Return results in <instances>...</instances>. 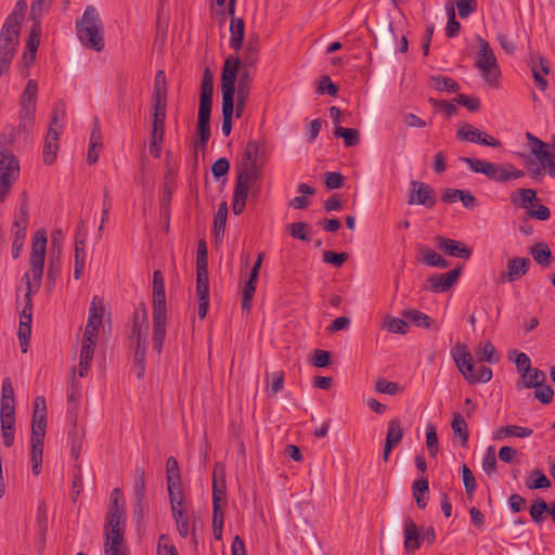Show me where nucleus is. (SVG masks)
I'll return each instance as SVG.
<instances>
[{
	"mask_svg": "<svg viewBox=\"0 0 555 555\" xmlns=\"http://www.w3.org/2000/svg\"><path fill=\"white\" fill-rule=\"evenodd\" d=\"M47 250V234L44 230H38L34 236L30 253V274L27 272L23 276L26 284L25 306L20 317L18 339L22 352L26 353L29 347L31 335V295L37 293L41 286V280L44 268Z\"/></svg>",
	"mask_w": 555,
	"mask_h": 555,
	"instance_id": "nucleus-1",
	"label": "nucleus"
},
{
	"mask_svg": "<svg viewBox=\"0 0 555 555\" xmlns=\"http://www.w3.org/2000/svg\"><path fill=\"white\" fill-rule=\"evenodd\" d=\"M238 56L229 55L221 70V94H222V127L224 135H230L232 130V117L234 114L235 81L238 75Z\"/></svg>",
	"mask_w": 555,
	"mask_h": 555,
	"instance_id": "nucleus-2",
	"label": "nucleus"
},
{
	"mask_svg": "<svg viewBox=\"0 0 555 555\" xmlns=\"http://www.w3.org/2000/svg\"><path fill=\"white\" fill-rule=\"evenodd\" d=\"M76 33L80 42L96 52L104 49V30L99 11L87 5L80 20L76 22Z\"/></svg>",
	"mask_w": 555,
	"mask_h": 555,
	"instance_id": "nucleus-3",
	"label": "nucleus"
},
{
	"mask_svg": "<svg viewBox=\"0 0 555 555\" xmlns=\"http://www.w3.org/2000/svg\"><path fill=\"white\" fill-rule=\"evenodd\" d=\"M214 76L209 68H206L201 85L197 131L199 141L196 149H205L210 138V115L212 107Z\"/></svg>",
	"mask_w": 555,
	"mask_h": 555,
	"instance_id": "nucleus-4",
	"label": "nucleus"
},
{
	"mask_svg": "<svg viewBox=\"0 0 555 555\" xmlns=\"http://www.w3.org/2000/svg\"><path fill=\"white\" fill-rule=\"evenodd\" d=\"M460 160L467 164L472 171L483 173L488 179L496 182L517 180L525 176L522 170L515 168L512 164L500 165L472 157H462Z\"/></svg>",
	"mask_w": 555,
	"mask_h": 555,
	"instance_id": "nucleus-5",
	"label": "nucleus"
},
{
	"mask_svg": "<svg viewBox=\"0 0 555 555\" xmlns=\"http://www.w3.org/2000/svg\"><path fill=\"white\" fill-rule=\"evenodd\" d=\"M526 139L532 155H534L550 177L555 178V134L551 137V141L547 143L531 132H526Z\"/></svg>",
	"mask_w": 555,
	"mask_h": 555,
	"instance_id": "nucleus-6",
	"label": "nucleus"
},
{
	"mask_svg": "<svg viewBox=\"0 0 555 555\" xmlns=\"http://www.w3.org/2000/svg\"><path fill=\"white\" fill-rule=\"evenodd\" d=\"M20 176V164L16 156L3 149L0 151V202H4L10 189Z\"/></svg>",
	"mask_w": 555,
	"mask_h": 555,
	"instance_id": "nucleus-7",
	"label": "nucleus"
},
{
	"mask_svg": "<svg viewBox=\"0 0 555 555\" xmlns=\"http://www.w3.org/2000/svg\"><path fill=\"white\" fill-rule=\"evenodd\" d=\"M38 85L35 80L27 81L21 99L18 130L28 132L34 125Z\"/></svg>",
	"mask_w": 555,
	"mask_h": 555,
	"instance_id": "nucleus-8",
	"label": "nucleus"
},
{
	"mask_svg": "<svg viewBox=\"0 0 555 555\" xmlns=\"http://www.w3.org/2000/svg\"><path fill=\"white\" fill-rule=\"evenodd\" d=\"M478 41L479 51L477 53L476 66L480 70L482 77L488 82L492 83L498 79L500 74L496 57L487 40L479 38Z\"/></svg>",
	"mask_w": 555,
	"mask_h": 555,
	"instance_id": "nucleus-9",
	"label": "nucleus"
},
{
	"mask_svg": "<svg viewBox=\"0 0 555 555\" xmlns=\"http://www.w3.org/2000/svg\"><path fill=\"white\" fill-rule=\"evenodd\" d=\"M126 528V518H108L105 521V555H116L117 551L122 550L124 534Z\"/></svg>",
	"mask_w": 555,
	"mask_h": 555,
	"instance_id": "nucleus-10",
	"label": "nucleus"
},
{
	"mask_svg": "<svg viewBox=\"0 0 555 555\" xmlns=\"http://www.w3.org/2000/svg\"><path fill=\"white\" fill-rule=\"evenodd\" d=\"M149 334V318L145 304H140L133 311L131 318V333L129 335V348L133 343H145Z\"/></svg>",
	"mask_w": 555,
	"mask_h": 555,
	"instance_id": "nucleus-11",
	"label": "nucleus"
},
{
	"mask_svg": "<svg viewBox=\"0 0 555 555\" xmlns=\"http://www.w3.org/2000/svg\"><path fill=\"white\" fill-rule=\"evenodd\" d=\"M451 357L463 377L469 384H473V378L476 376L475 373L477 372V369L473 363L472 353L467 346L463 343H456L451 349Z\"/></svg>",
	"mask_w": 555,
	"mask_h": 555,
	"instance_id": "nucleus-12",
	"label": "nucleus"
},
{
	"mask_svg": "<svg viewBox=\"0 0 555 555\" xmlns=\"http://www.w3.org/2000/svg\"><path fill=\"white\" fill-rule=\"evenodd\" d=\"M408 204L423 205L426 208H433L436 204V196L434 189L421 181H411V190L408 198Z\"/></svg>",
	"mask_w": 555,
	"mask_h": 555,
	"instance_id": "nucleus-13",
	"label": "nucleus"
},
{
	"mask_svg": "<svg viewBox=\"0 0 555 555\" xmlns=\"http://www.w3.org/2000/svg\"><path fill=\"white\" fill-rule=\"evenodd\" d=\"M456 138L460 141H468L486 146L498 147L500 146V141L492 138L491 135L485 133L483 131L472 127L468 124H464L457 131Z\"/></svg>",
	"mask_w": 555,
	"mask_h": 555,
	"instance_id": "nucleus-14",
	"label": "nucleus"
},
{
	"mask_svg": "<svg viewBox=\"0 0 555 555\" xmlns=\"http://www.w3.org/2000/svg\"><path fill=\"white\" fill-rule=\"evenodd\" d=\"M437 247L448 256L461 259H469L473 250L463 242L437 235L435 237Z\"/></svg>",
	"mask_w": 555,
	"mask_h": 555,
	"instance_id": "nucleus-15",
	"label": "nucleus"
},
{
	"mask_svg": "<svg viewBox=\"0 0 555 555\" xmlns=\"http://www.w3.org/2000/svg\"><path fill=\"white\" fill-rule=\"evenodd\" d=\"M462 272V267H457L455 269L450 270L447 273L442 274H433L427 280V289L433 293H444L449 291L456 280L459 279Z\"/></svg>",
	"mask_w": 555,
	"mask_h": 555,
	"instance_id": "nucleus-16",
	"label": "nucleus"
},
{
	"mask_svg": "<svg viewBox=\"0 0 555 555\" xmlns=\"http://www.w3.org/2000/svg\"><path fill=\"white\" fill-rule=\"evenodd\" d=\"M166 308L153 309V349L160 353L166 337Z\"/></svg>",
	"mask_w": 555,
	"mask_h": 555,
	"instance_id": "nucleus-17",
	"label": "nucleus"
},
{
	"mask_svg": "<svg viewBox=\"0 0 555 555\" xmlns=\"http://www.w3.org/2000/svg\"><path fill=\"white\" fill-rule=\"evenodd\" d=\"M531 264L529 258L513 257L507 261L506 271L501 273V280L504 282H514L524 276Z\"/></svg>",
	"mask_w": 555,
	"mask_h": 555,
	"instance_id": "nucleus-18",
	"label": "nucleus"
},
{
	"mask_svg": "<svg viewBox=\"0 0 555 555\" xmlns=\"http://www.w3.org/2000/svg\"><path fill=\"white\" fill-rule=\"evenodd\" d=\"M403 438V427L398 420H392L388 424L386 441L383 449L382 459L387 462L390 452L399 444Z\"/></svg>",
	"mask_w": 555,
	"mask_h": 555,
	"instance_id": "nucleus-19",
	"label": "nucleus"
},
{
	"mask_svg": "<svg viewBox=\"0 0 555 555\" xmlns=\"http://www.w3.org/2000/svg\"><path fill=\"white\" fill-rule=\"evenodd\" d=\"M237 182H242L248 188H253L257 184L258 180L262 175V165L259 164H247V162H243V164L237 169Z\"/></svg>",
	"mask_w": 555,
	"mask_h": 555,
	"instance_id": "nucleus-20",
	"label": "nucleus"
},
{
	"mask_svg": "<svg viewBox=\"0 0 555 555\" xmlns=\"http://www.w3.org/2000/svg\"><path fill=\"white\" fill-rule=\"evenodd\" d=\"M403 537L406 552H414L420 548L422 533H420L418 527L410 517L404 519Z\"/></svg>",
	"mask_w": 555,
	"mask_h": 555,
	"instance_id": "nucleus-21",
	"label": "nucleus"
},
{
	"mask_svg": "<svg viewBox=\"0 0 555 555\" xmlns=\"http://www.w3.org/2000/svg\"><path fill=\"white\" fill-rule=\"evenodd\" d=\"M267 155V143L264 141L249 140L243 153V162L258 164L264 162Z\"/></svg>",
	"mask_w": 555,
	"mask_h": 555,
	"instance_id": "nucleus-22",
	"label": "nucleus"
},
{
	"mask_svg": "<svg viewBox=\"0 0 555 555\" xmlns=\"http://www.w3.org/2000/svg\"><path fill=\"white\" fill-rule=\"evenodd\" d=\"M0 416H14V389L9 377L2 380Z\"/></svg>",
	"mask_w": 555,
	"mask_h": 555,
	"instance_id": "nucleus-23",
	"label": "nucleus"
},
{
	"mask_svg": "<svg viewBox=\"0 0 555 555\" xmlns=\"http://www.w3.org/2000/svg\"><path fill=\"white\" fill-rule=\"evenodd\" d=\"M149 341L145 343H133V365L132 371L138 379H142L145 374V360Z\"/></svg>",
	"mask_w": 555,
	"mask_h": 555,
	"instance_id": "nucleus-24",
	"label": "nucleus"
},
{
	"mask_svg": "<svg viewBox=\"0 0 555 555\" xmlns=\"http://www.w3.org/2000/svg\"><path fill=\"white\" fill-rule=\"evenodd\" d=\"M28 225V208L26 204L20 207V214L15 217L12 225V240L24 242Z\"/></svg>",
	"mask_w": 555,
	"mask_h": 555,
	"instance_id": "nucleus-25",
	"label": "nucleus"
},
{
	"mask_svg": "<svg viewBox=\"0 0 555 555\" xmlns=\"http://www.w3.org/2000/svg\"><path fill=\"white\" fill-rule=\"evenodd\" d=\"M230 40L229 46L231 49L238 51L244 41L245 23L241 17H232L230 22Z\"/></svg>",
	"mask_w": 555,
	"mask_h": 555,
	"instance_id": "nucleus-26",
	"label": "nucleus"
},
{
	"mask_svg": "<svg viewBox=\"0 0 555 555\" xmlns=\"http://www.w3.org/2000/svg\"><path fill=\"white\" fill-rule=\"evenodd\" d=\"M60 134L59 132L52 130L47 133L46 140H44V146H43V162L47 165H52L55 159L59 152V141H60Z\"/></svg>",
	"mask_w": 555,
	"mask_h": 555,
	"instance_id": "nucleus-27",
	"label": "nucleus"
},
{
	"mask_svg": "<svg viewBox=\"0 0 555 555\" xmlns=\"http://www.w3.org/2000/svg\"><path fill=\"white\" fill-rule=\"evenodd\" d=\"M258 46H259V43H258L257 37L248 39L245 50H244V53H243V57L242 59L238 57V61H240L238 69L246 68L247 70H249V68L254 67L257 64Z\"/></svg>",
	"mask_w": 555,
	"mask_h": 555,
	"instance_id": "nucleus-28",
	"label": "nucleus"
},
{
	"mask_svg": "<svg viewBox=\"0 0 555 555\" xmlns=\"http://www.w3.org/2000/svg\"><path fill=\"white\" fill-rule=\"evenodd\" d=\"M166 308L165 283L159 270L153 273V309Z\"/></svg>",
	"mask_w": 555,
	"mask_h": 555,
	"instance_id": "nucleus-29",
	"label": "nucleus"
},
{
	"mask_svg": "<svg viewBox=\"0 0 555 555\" xmlns=\"http://www.w3.org/2000/svg\"><path fill=\"white\" fill-rule=\"evenodd\" d=\"M196 293L198 297V317L205 319L209 308V279L196 280Z\"/></svg>",
	"mask_w": 555,
	"mask_h": 555,
	"instance_id": "nucleus-30",
	"label": "nucleus"
},
{
	"mask_svg": "<svg viewBox=\"0 0 555 555\" xmlns=\"http://www.w3.org/2000/svg\"><path fill=\"white\" fill-rule=\"evenodd\" d=\"M475 357L478 362H488L490 364H495L500 361V356L494 345L489 340L481 341L477 346L475 349Z\"/></svg>",
	"mask_w": 555,
	"mask_h": 555,
	"instance_id": "nucleus-31",
	"label": "nucleus"
},
{
	"mask_svg": "<svg viewBox=\"0 0 555 555\" xmlns=\"http://www.w3.org/2000/svg\"><path fill=\"white\" fill-rule=\"evenodd\" d=\"M111 503L108 506L107 515L108 518H126L125 512V500L120 489L115 488L111 492Z\"/></svg>",
	"mask_w": 555,
	"mask_h": 555,
	"instance_id": "nucleus-32",
	"label": "nucleus"
},
{
	"mask_svg": "<svg viewBox=\"0 0 555 555\" xmlns=\"http://www.w3.org/2000/svg\"><path fill=\"white\" fill-rule=\"evenodd\" d=\"M532 76L534 78L535 86L541 90L545 91L548 83L543 75L550 73L548 62L544 56H539L538 63H533L531 66Z\"/></svg>",
	"mask_w": 555,
	"mask_h": 555,
	"instance_id": "nucleus-33",
	"label": "nucleus"
},
{
	"mask_svg": "<svg viewBox=\"0 0 555 555\" xmlns=\"http://www.w3.org/2000/svg\"><path fill=\"white\" fill-rule=\"evenodd\" d=\"M208 256L207 245L204 240H199L197 244L196 256V280L208 279Z\"/></svg>",
	"mask_w": 555,
	"mask_h": 555,
	"instance_id": "nucleus-34",
	"label": "nucleus"
},
{
	"mask_svg": "<svg viewBox=\"0 0 555 555\" xmlns=\"http://www.w3.org/2000/svg\"><path fill=\"white\" fill-rule=\"evenodd\" d=\"M533 430L528 427H521L517 425H507L500 427L495 433H493L494 440H501L505 437H519L526 438L531 436Z\"/></svg>",
	"mask_w": 555,
	"mask_h": 555,
	"instance_id": "nucleus-35",
	"label": "nucleus"
},
{
	"mask_svg": "<svg viewBox=\"0 0 555 555\" xmlns=\"http://www.w3.org/2000/svg\"><path fill=\"white\" fill-rule=\"evenodd\" d=\"M530 255L533 260L542 267H550L553 261L551 249L542 242L535 243L530 247Z\"/></svg>",
	"mask_w": 555,
	"mask_h": 555,
	"instance_id": "nucleus-36",
	"label": "nucleus"
},
{
	"mask_svg": "<svg viewBox=\"0 0 555 555\" xmlns=\"http://www.w3.org/2000/svg\"><path fill=\"white\" fill-rule=\"evenodd\" d=\"M104 315L103 301L99 296H93L88 313L87 324H91L96 327H101Z\"/></svg>",
	"mask_w": 555,
	"mask_h": 555,
	"instance_id": "nucleus-37",
	"label": "nucleus"
},
{
	"mask_svg": "<svg viewBox=\"0 0 555 555\" xmlns=\"http://www.w3.org/2000/svg\"><path fill=\"white\" fill-rule=\"evenodd\" d=\"M85 262H86V240L82 238H76L75 242V270H74V278L76 280H79L83 269H85Z\"/></svg>",
	"mask_w": 555,
	"mask_h": 555,
	"instance_id": "nucleus-38",
	"label": "nucleus"
},
{
	"mask_svg": "<svg viewBox=\"0 0 555 555\" xmlns=\"http://www.w3.org/2000/svg\"><path fill=\"white\" fill-rule=\"evenodd\" d=\"M412 490L417 507L421 509L425 508L429 494L428 480L426 478H422L414 481Z\"/></svg>",
	"mask_w": 555,
	"mask_h": 555,
	"instance_id": "nucleus-39",
	"label": "nucleus"
},
{
	"mask_svg": "<svg viewBox=\"0 0 555 555\" xmlns=\"http://www.w3.org/2000/svg\"><path fill=\"white\" fill-rule=\"evenodd\" d=\"M228 217V206L223 202L219 205L218 210L214 217L212 235L216 240L222 238L224 234L225 223Z\"/></svg>",
	"mask_w": 555,
	"mask_h": 555,
	"instance_id": "nucleus-40",
	"label": "nucleus"
},
{
	"mask_svg": "<svg viewBox=\"0 0 555 555\" xmlns=\"http://www.w3.org/2000/svg\"><path fill=\"white\" fill-rule=\"evenodd\" d=\"M41 24L38 20H34L27 42L26 49L29 51V61L34 62L36 53L40 43Z\"/></svg>",
	"mask_w": 555,
	"mask_h": 555,
	"instance_id": "nucleus-41",
	"label": "nucleus"
},
{
	"mask_svg": "<svg viewBox=\"0 0 555 555\" xmlns=\"http://www.w3.org/2000/svg\"><path fill=\"white\" fill-rule=\"evenodd\" d=\"M548 503L543 499L537 498L529 507V514L533 522L541 525L548 514Z\"/></svg>",
	"mask_w": 555,
	"mask_h": 555,
	"instance_id": "nucleus-42",
	"label": "nucleus"
},
{
	"mask_svg": "<svg viewBox=\"0 0 555 555\" xmlns=\"http://www.w3.org/2000/svg\"><path fill=\"white\" fill-rule=\"evenodd\" d=\"M333 134L336 138H343L347 147L357 146L360 143V133L354 128H344L341 126H336Z\"/></svg>",
	"mask_w": 555,
	"mask_h": 555,
	"instance_id": "nucleus-43",
	"label": "nucleus"
},
{
	"mask_svg": "<svg viewBox=\"0 0 555 555\" xmlns=\"http://www.w3.org/2000/svg\"><path fill=\"white\" fill-rule=\"evenodd\" d=\"M401 315L414 325L423 328H429L433 323V319L429 315L417 309L404 310Z\"/></svg>",
	"mask_w": 555,
	"mask_h": 555,
	"instance_id": "nucleus-44",
	"label": "nucleus"
},
{
	"mask_svg": "<svg viewBox=\"0 0 555 555\" xmlns=\"http://www.w3.org/2000/svg\"><path fill=\"white\" fill-rule=\"evenodd\" d=\"M420 253L422 255L423 262L429 267L441 269L449 267V261L430 248L423 247L420 249Z\"/></svg>",
	"mask_w": 555,
	"mask_h": 555,
	"instance_id": "nucleus-45",
	"label": "nucleus"
},
{
	"mask_svg": "<svg viewBox=\"0 0 555 555\" xmlns=\"http://www.w3.org/2000/svg\"><path fill=\"white\" fill-rule=\"evenodd\" d=\"M95 346L89 344H81L80 361H79V375L85 377L88 375L91 361L93 359Z\"/></svg>",
	"mask_w": 555,
	"mask_h": 555,
	"instance_id": "nucleus-46",
	"label": "nucleus"
},
{
	"mask_svg": "<svg viewBox=\"0 0 555 555\" xmlns=\"http://www.w3.org/2000/svg\"><path fill=\"white\" fill-rule=\"evenodd\" d=\"M286 231L292 237L296 240H300L307 243L311 241L310 229L306 222L299 221L287 224Z\"/></svg>",
	"mask_w": 555,
	"mask_h": 555,
	"instance_id": "nucleus-47",
	"label": "nucleus"
},
{
	"mask_svg": "<svg viewBox=\"0 0 555 555\" xmlns=\"http://www.w3.org/2000/svg\"><path fill=\"white\" fill-rule=\"evenodd\" d=\"M47 418H33L30 444H43Z\"/></svg>",
	"mask_w": 555,
	"mask_h": 555,
	"instance_id": "nucleus-48",
	"label": "nucleus"
},
{
	"mask_svg": "<svg viewBox=\"0 0 555 555\" xmlns=\"http://www.w3.org/2000/svg\"><path fill=\"white\" fill-rule=\"evenodd\" d=\"M47 418H33L30 444H43Z\"/></svg>",
	"mask_w": 555,
	"mask_h": 555,
	"instance_id": "nucleus-49",
	"label": "nucleus"
},
{
	"mask_svg": "<svg viewBox=\"0 0 555 555\" xmlns=\"http://www.w3.org/2000/svg\"><path fill=\"white\" fill-rule=\"evenodd\" d=\"M36 526L41 540L44 541V537L48 531V508L43 501L38 504Z\"/></svg>",
	"mask_w": 555,
	"mask_h": 555,
	"instance_id": "nucleus-50",
	"label": "nucleus"
},
{
	"mask_svg": "<svg viewBox=\"0 0 555 555\" xmlns=\"http://www.w3.org/2000/svg\"><path fill=\"white\" fill-rule=\"evenodd\" d=\"M65 114L66 111L64 103L62 101L57 102L53 107L52 117L49 125V131L54 130L61 133L63 128L61 121L65 118Z\"/></svg>",
	"mask_w": 555,
	"mask_h": 555,
	"instance_id": "nucleus-51",
	"label": "nucleus"
},
{
	"mask_svg": "<svg viewBox=\"0 0 555 555\" xmlns=\"http://www.w3.org/2000/svg\"><path fill=\"white\" fill-rule=\"evenodd\" d=\"M21 23L12 21L7 17L1 29L0 39H12L18 43Z\"/></svg>",
	"mask_w": 555,
	"mask_h": 555,
	"instance_id": "nucleus-52",
	"label": "nucleus"
},
{
	"mask_svg": "<svg viewBox=\"0 0 555 555\" xmlns=\"http://www.w3.org/2000/svg\"><path fill=\"white\" fill-rule=\"evenodd\" d=\"M434 87L439 91L456 92L460 90V85L450 77L434 76L431 77Z\"/></svg>",
	"mask_w": 555,
	"mask_h": 555,
	"instance_id": "nucleus-53",
	"label": "nucleus"
},
{
	"mask_svg": "<svg viewBox=\"0 0 555 555\" xmlns=\"http://www.w3.org/2000/svg\"><path fill=\"white\" fill-rule=\"evenodd\" d=\"M251 76L249 70L246 68L241 70L237 81V88L235 87V94L238 96H249L250 92Z\"/></svg>",
	"mask_w": 555,
	"mask_h": 555,
	"instance_id": "nucleus-54",
	"label": "nucleus"
},
{
	"mask_svg": "<svg viewBox=\"0 0 555 555\" xmlns=\"http://www.w3.org/2000/svg\"><path fill=\"white\" fill-rule=\"evenodd\" d=\"M448 23L446 27V35L449 38L456 37L461 30V24L456 21L455 11L453 4L450 3L447 7Z\"/></svg>",
	"mask_w": 555,
	"mask_h": 555,
	"instance_id": "nucleus-55",
	"label": "nucleus"
},
{
	"mask_svg": "<svg viewBox=\"0 0 555 555\" xmlns=\"http://www.w3.org/2000/svg\"><path fill=\"white\" fill-rule=\"evenodd\" d=\"M17 44L12 39H0V60L2 63H12Z\"/></svg>",
	"mask_w": 555,
	"mask_h": 555,
	"instance_id": "nucleus-56",
	"label": "nucleus"
},
{
	"mask_svg": "<svg viewBox=\"0 0 555 555\" xmlns=\"http://www.w3.org/2000/svg\"><path fill=\"white\" fill-rule=\"evenodd\" d=\"M167 488L170 503L185 500L181 478H169V481H167Z\"/></svg>",
	"mask_w": 555,
	"mask_h": 555,
	"instance_id": "nucleus-57",
	"label": "nucleus"
},
{
	"mask_svg": "<svg viewBox=\"0 0 555 555\" xmlns=\"http://www.w3.org/2000/svg\"><path fill=\"white\" fill-rule=\"evenodd\" d=\"M3 444L11 447L14 442L15 418H0Z\"/></svg>",
	"mask_w": 555,
	"mask_h": 555,
	"instance_id": "nucleus-58",
	"label": "nucleus"
},
{
	"mask_svg": "<svg viewBox=\"0 0 555 555\" xmlns=\"http://www.w3.org/2000/svg\"><path fill=\"white\" fill-rule=\"evenodd\" d=\"M451 426H452L454 436L461 439V444L463 447H466L467 440H468V429H467L466 420L465 418H453Z\"/></svg>",
	"mask_w": 555,
	"mask_h": 555,
	"instance_id": "nucleus-59",
	"label": "nucleus"
},
{
	"mask_svg": "<svg viewBox=\"0 0 555 555\" xmlns=\"http://www.w3.org/2000/svg\"><path fill=\"white\" fill-rule=\"evenodd\" d=\"M461 472H462V478H463L465 492L469 498H472L477 488V482H476L475 476H474L473 472L469 469V467L465 464L462 465Z\"/></svg>",
	"mask_w": 555,
	"mask_h": 555,
	"instance_id": "nucleus-60",
	"label": "nucleus"
},
{
	"mask_svg": "<svg viewBox=\"0 0 555 555\" xmlns=\"http://www.w3.org/2000/svg\"><path fill=\"white\" fill-rule=\"evenodd\" d=\"M522 378L525 379V385L528 388H534L539 385L544 384V380L546 378V375L543 371L539 369H530V373H526L522 375Z\"/></svg>",
	"mask_w": 555,
	"mask_h": 555,
	"instance_id": "nucleus-61",
	"label": "nucleus"
},
{
	"mask_svg": "<svg viewBox=\"0 0 555 555\" xmlns=\"http://www.w3.org/2000/svg\"><path fill=\"white\" fill-rule=\"evenodd\" d=\"M496 456L494 447L490 446L482 460V469L488 476H492L496 473Z\"/></svg>",
	"mask_w": 555,
	"mask_h": 555,
	"instance_id": "nucleus-62",
	"label": "nucleus"
},
{
	"mask_svg": "<svg viewBox=\"0 0 555 555\" xmlns=\"http://www.w3.org/2000/svg\"><path fill=\"white\" fill-rule=\"evenodd\" d=\"M517 193L519 195V201L512 196V202L521 208H526L528 204H531L537 199V192L532 189H519Z\"/></svg>",
	"mask_w": 555,
	"mask_h": 555,
	"instance_id": "nucleus-63",
	"label": "nucleus"
},
{
	"mask_svg": "<svg viewBox=\"0 0 555 555\" xmlns=\"http://www.w3.org/2000/svg\"><path fill=\"white\" fill-rule=\"evenodd\" d=\"M384 327H386L387 331L390 333L405 334L408 323L404 320L399 319V318L387 317L384 320Z\"/></svg>",
	"mask_w": 555,
	"mask_h": 555,
	"instance_id": "nucleus-64",
	"label": "nucleus"
}]
</instances>
